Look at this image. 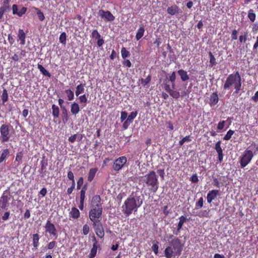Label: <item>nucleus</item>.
<instances>
[{
	"label": "nucleus",
	"instance_id": "obj_6",
	"mask_svg": "<svg viewBox=\"0 0 258 258\" xmlns=\"http://www.w3.org/2000/svg\"><path fill=\"white\" fill-rule=\"evenodd\" d=\"M103 209H91L89 212V217L92 223L99 222L102 220Z\"/></svg>",
	"mask_w": 258,
	"mask_h": 258
},
{
	"label": "nucleus",
	"instance_id": "obj_25",
	"mask_svg": "<svg viewBox=\"0 0 258 258\" xmlns=\"http://www.w3.org/2000/svg\"><path fill=\"white\" fill-rule=\"evenodd\" d=\"M97 170L98 169L96 168H91L90 169L88 176V181L91 182L93 180Z\"/></svg>",
	"mask_w": 258,
	"mask_h": 258
},
{
	"label": "nucleus",
	"instance_id": "obj_34",
	"mask_svg": "<svg viewBox=\"0 0 258 258\" xmlns=\"http://www.w3.org/2000/svg\"><path fill=\"white\" fill-rule=\"evenodd\" d=\"M78 97L79 102L80 103L84 104V106H85L88 102L87 95L86 94H84L83 95L79 96Z\"/></svg>",
	"mask_w": 258,
	"mask_h": 258
},
{
	"label": "nucleus",
	"instance_id": "obj_56",
	"mask_svg": "<svg viewBox=\"0 0 258 258\" xmlns=\"http://www.w3.org/2000/svg\"><path fill=\"white\" fill-rule=\"evenodd\" d=\"M190 180L192 183H197L199 181L198 177L196 173L194 174L190 178Z\"/></svg>",
	"mask_w": 258,
	"mask_h": 258
},
{
	"label": "nucleus",
	"instance_id": "obj_20",
	"mask_svg": "<svg viewBox=\"0 0 258 258\" xmlns=\"http://www.w3.org/2000/svg\"><path fill=\"white\" fill-rule=\"evenodd\" d=\"M80 216L79 210L76 207H73L69 213V216L74 219H78Z\"/></svg>",
	"mask_w": 258,
	"mask_h": 258
},
{
	"label": "nucleus",
	"instance_id": "obj_58",
	"mask_svg": "<svg viewBox=\"0 0 258 258\" xmlns=\"http://www.w3.org/2000/svg\"><path fill=\"white\" fill-rule=\"evenodd\" d=\"M47 164V163L45 162L44 160H42L40 162V173H42V171L45 169Z\"/></svg>",
	"mask_w": 258,
	"mask_h": 258
},
{
	"label": "nucleus",
	"instance_id": "obj_5",
	"mask_svg": "<svg viewBox=\"0 0 258 258\" xmlns=\"http://www.w3.org/2000/svg\"><path fill=\"white\" fill-rule=\"evenodd\" d=\"M256 148L258 150V147L256 144L252 142L251 145L245 150L243 154L239 158V163L240 167L244 168L247 166L251 161L254 155L256 154V152H253L251 150L249 149Z\"/></svg>",
	"mask_w": 258,
	"mask_h": 258
},
{
	"label": "nucleus",
	"instance_id": "obj_31",
	"mask_svg": "<svg viewBox=\"0 0 258 258\" xmlns=\"http://www.w3.org/2000/svg\"><path fill=\"white\" fill-rule=\"evenodd\" d=\"M168 80L171 82L172 89H175V80H176V73L173 72L168 78Z\"/></svg>",
	"mask_w": 258,
	"mask_h": 258
},
{
	"label": "nucleus",
	"instance_id": "obj_23",
	"mask_svg": "<svg viewBox=\"0 0 258 258\" xmlns=\"http://www.w3.org/2000/svg\"><path fill=\"white\" fill-rule=\"evenodd\" d=\"M85 84L80 83L76 87L75 95L79 96L81 94L83 93L85 91Z\"/></svg>",
	"mask_w": 258,
	"mask_h": 258
},
{
	"label": "nucleus",
	"instance_id": "obj_2",
	"mask_svg": "<svg viewBox=\"0 0 258 258\" xmlns=\"http://www.w3.org/2000/svg\"><path fill=\"white\" fill-rule=\"evenodd\" d=\"M142 204L143 200L140 196L130 197L125 200L122 205V211L126 216H129L133 212H137Z\"/></svg>",
	"mask_w": 258,
	"mask_h": 258
},
{
	"label": "nucleus",
	"instance_id": "obj_32",
	"mask_svg": "<svg viewBox=\"0 0 258 258\" xmlns=\"http://www.w3.org/2000/svg\"><path fill=\"white\" fill-rule=\"evenodd\" d=\"M66 95L67 96V98L68 100L72 101L74 99V92L70 89H66L64 91Z\"/></svg>",
	"mask_w": 258,
	"mask_h": 258
},
{
	"label": "nucleus",
	"instance_id": "obj_51",
	"mask_svg": "<svg viewBox=\"0 0 258 258\" xmlns=\"http://www.w3.org/2000/svg\"><path fill=\"white\" fill-rule=\"evenodd\" d=\"M203 203H204L203 198L202 197H201L199 199L198 202H197L196 204V208L198 209V208H202L203 206Z\"/></svg>",
	"mask_w": 258,
	"mask_h": 258
},
{
	"label": "nucleus",
	"instance_id": "obj_10",
	"mask_svg": "<svg viewBox=\"0 0 258 258\" xmlns=\"http://www.w3.org/2000/svg\"><path fill=\"white\" fill-rule=\"evenodd\" d=\"M11 199L10 195L5 191L0 199V209L8 210L9 206V201Z\"/></svg>",
	"mask_w": 258,
	"mask_h": 258
},
{
	"label": "nucleus",
	"instance_id": "obj_16",
	"mask_svg": "<svg viewBox=\"0 0 258 258\" xmlns=\"http://www.w3.org/2000/svg\"><path fill=\"white\" fill-rule=\"evenodd\" d=\"M219 195V190L213 189L210 190L207 197V202L209 204H211L212 202L215 200L217 197Z\"/></svg>",
	"mask_w": 258,
	"mask_h": 258
},
{
	"label": "nucleus",
	"instance_id": "obj_21",
	"mask_svg": "<svg viewBox=\"0 0 258 258\" xmlns=\"http://www.w3.org/2000/svg\"><path fill=\"white\" fill-rule=\"evenodd\" d=\"M80 111L79 105L76 102H74L71 105V112L73 115H77Z\"/></svg>",
	"mask_w": 258,
	"mask_h": 258
},
{
	"label": "nucleus",
	"instance_id": "obj_45",
	"mask_svg": "<svg viewBox=\"0 0 258 258\" xmlns=\"http://www.w3.org/2000/svg\"><path fill=\"white\" fill-rule=\"evenodd\" d=\"M66 40H67V35L65 32H62L59 36V42L63 44H66Z\"/></svg>",
	"mask_w": 258,
	"mask_h": 258
},
{
	"label": "nucleus",
	"instance_id": "obj_61",
	"mask_svg": "<svg viewBox=\"0 0 258 258\" xmlns=\"http://www.w3.org/2000/svg\"><path fill=\"white\" fill-rule=\"evenodd\" d=\"M166 124L167 125V129L168 131H172L174 129V126L173 124L171 121H167L166 122Z\"/></svg>",
	"mask_w": 258,
	"mask_h": 258
},
{
	"label": "nucleus",
	"instance_id": "obj_14",
	"mask_svg": "<svg viewBox=\"0 0 258 258\" xmlns=\"http://www.w3.org/2000/svg\"><path fill=\"white\" fill-rule=\"evenodd\" d=\"M91 37L97 40V44L98 47L102 46L104 43V40L101 38V35L97 30H93L91 33Z\"/></svg>",
	"mask_w": 258,
	"mask_h": 258
},
{
	"label": "nucleus",
	"instance_id": "obj_33",
	"mask_svg": "<svg viewBox=\"0 0 258 258\" xmlns=\"http://www.w3.org/2000/svg\"><path fill=\"white\" fill-rule=\"evenodd\" d=\"M98 247H99V245L93 244V247H92V249H91V251L89 254L90 258H93L96 256V253H97V248Z\"/></svg>",
	"mask_w": 258,
	"mask_h": 258
},
{
	"label": "nucleus",
	"instance_id": "obj_54",
	"mask_svg": "<svg viewBox=\"0 0 258 258\" xmlns=\"http://www.w3.org/2000/svg\"><path fill=\"white\" fill-rule=\"evenodd\" d=\"M83 183H84L83 178L82 177H80L77 181V189H79L81 188Z\"/></svg>",
	"mask_w": 258,
	"mask_h": 258
},
{
	"label": "nucleus",
	"instance_id": "obj_44",
	"mask_svg": "<svg viewBox=\"0 0 258 258\" xmlns=\"http://www.w3.org/2000/svg\"><path fill=\"white\" fill-rule=\"evenodd\" d=\"M234 131L231 130H229L227 132L226 134L223 137V140H226V141L229 140L231 138L232 136L234 134Z\"/></svg>",
	"mask_w": 258,
	"mask_h": 258
},
{
	"label": "nucleus",
	"instance_id": "obj_49",
	"mask_svg": "<svg viewBox=\"0 0 258 258\" xmlns=\"http://www.w3.org/2000/svg\"><path fill=\"white\" fill-rule=\"evenodd\" d=\"M191 140L189 136H185L179 141V145L182 146L185 142H190Z\"/></svg>",
	"mask_w": 258,
	"mask_h": 258
},
{
	"label": "nucleus",
	"instance_id": "obj_52",
	"mask_svg": "<svg viewBox=\"0 0 258 258\" xmlns=\"http://www.w3.org/2000/svg\"><path fill=\"white\" fill-rule=\"evenodd\" d=\"M225 120H222L221 121H220L217 125V130L219 131L223 130L225 125Z\"/></svg>",
	"mask_w": 258,
	"mask_h": 258
},
{
	"label": "nucleus",
	"instance_id": "obj_43",
	"mask_svg": "<svg viewBox=\"0 0 258 258\" xmlns=\"http://www.w3.org/2000/svg\"><path fill=\"white\" fill-rule=\"evenodd\" d=\"M137 114V111L132 112L130 114L127 116L126 120H128L130 123L132 122L133 120L136 117Z\"/></svg>",
	"mask_w": 258,
	"mask_h": 258
},
{
	"label": "nucleus",
	"instance_id": "obj_53",
	"mask_svg": "<svg viewBox=\"0 0 258 258\" xmlns=\"http://www.w3.org/2000/svg\"><path fill=\"white\" fill-rule=\"evenodd\" d=\"M238 32L236 29L232 30L231 33V39L232 40H235L237 39Z\"/></svg>",
	"mask_w": 258,
	"mask_h": 258
},
{
	"label": "nucleus",
	"instance_id": "obj_62",
	"mask_svg": "<svg viewBox=\"0 0 258 258\" xmlns=\"http://www.w3.org/2000/svg\"><path fill=\"white\" fill-rule=\"evenodd\" d=\"M213 185L217 187H220V184L218 179L216 177H213Z\"/></svg>",
	"mask_w": 258,
	"mask_h": 258
},
{
	"label": "nucleus",
	"instance_id": "obj_11",
	"mask_svg": "<svg viewBox=\"0 0 258 258\" xmlns=\"http://www.w3.org/2000/svg\"><path fill=\"white\" fill-rule=\"evenodd\" d=\"M94 230L96 235L102 238L104 236V230L101 222L92 223Z\"/></svg>",
	"mask_w": 258,
	"mask_h": 258
},
{
	"label": "nucleus",
	"instance_id": "obj_35",
	"mask_svg": "<svg viewBox=\"0 0 258 258\" xmlns=\"http://www.w3.org/2000/svg\"><path fill=\"white\" fill-rule=\"evenodd\" d=\"M248 18L251 22H253L255 20L256 15L252 9H250L248 12Z\"/></svg>",
	"mask_w": 258,
	"mask_h": 258
},
{
	"label": "nucleus",
	"instance_id": "obj_17",
	"mask_svg": "<svg viewBox=\"0 0 258 258\" xmlns=\"http://www.w3.org/2000/svg\"><path fill=\"white\" fill-rule=\"evenodd\" d=\"M219 102V97L217 92L213 93L210 97L209 104L211 107L214 106Z\"/></svg>",
	"mask_w": 258,
	"mask_h": 258
},
{
	"label": "nucleus",
	"instance_id": "obj_3",
	"mask_svg": "<svg viewBox=\"0 0 258 258\" xmlns=\"http://www.w3.org/2000/svg\"><path fill=\"white\" fill-rule=\"evenodd\" d=\"M242 86V79L238 71L231 74L227 77L223 85L224 90L229 89L233 87L235 91L234 94H237L239 93Z\"/></svg>",
	"mask_w": 258,
	"mask_h": 258
},
{
	"label": "nucleus",
	"instance_id": "obj_37",
	"mask_svg": "<svg viewBox=\"0 0 258 258\" xmlns=\"http://www.w3.org/2000/svg\"><path fill=\"white\" fill-rule=\"evenodd\" d=\"M151 76L150 75H149L146 78L143 79L142 78L140 80L141 83L142 85L144 86H146L151 81Z\"/></svg>",
	"mask_w": 258,
	"mask_h": 258
},
{
	"label": "nucleus",
	"instance_id": "obj_30",
	"mask_svg": "<svg viewBox=\"0 0 258 258\" xmlns=\"http://www.w3.org/2000/svg\"><path fill=\"white\" fill-rule=\"evenodd\" d=\"M52 114L54 118L58 117L59 115V109L57 105L55 104H53L52 105Z\"/></svg>",
	"mask_w": 258,
	"mask_h": 258
},
{
	"label": "nucleus",
	"instance_id": "obj_29",
	"mask_svg": "<svg viewBox=\"0 0 258 258\" xmlns=\"http://www.w3.org/2000/svg\"><path fill=\"white\" fill-rule=\"evenodd\" d=\"M9 154V149H6L3 150L1 156L0 157V164L2 163L5 160L7 159Z\"/></svg>",
	"mask_w": 258,
	"mask_h": 258
},
{
	"label": "nucleus",
	"instance_id": "obj_64",
	"mask_svg": "<svg viewBox=\"0 0 258 258\" xmlns=\"http://www.w3.org/2000/svg\"><path fill=\"white\" fill-rule=\"evenodd\" d=\"M77 134H75L74 135L71 136V137H70L69 138V139H68L69 141L71 143H74L77 139Z\"/></svg>",
	"mask_w": 258,
	"mask_h": 258
},
{
	"label": "nucleus",
	"instance_id": "obj_15",
	"mask_svg": "<svg viewBox=\"0 0 258 258\" xmlns=\"http://www.w3.org/2000/svg\"><path fill=\"white\" fill-rule=\"evenodd\" d=\"M27 9L26 7H23L20 11H18V6L17 5L14 4L12 6L13 14L17 15L19 17H22L27 12Z\"/></svg>",
	"mask_w": 258,
	"mask_h": 258
},
{
	"label": "nucleus",
	"instance_id": "obj_38",
	"mask_svg": "<svg viewBox=\"0 0 258 258\" xmlns=\"http://www.w3.org/2000/svg\"><path fill=\"white\" fill-rule=\"evenodd\" d=\"M121 54L122 58L125 59L126 57H128L130 55V53L127 51L125 47H122L121 49Z\"/></svg>",
	"mask_w": 258,
	"mask_h": 258
},
{
	"label": "nucleus",
	"instance_id": "obj_55",
	"mask_svg": "<svg viewBox=\"0 0 258 258\" xmlns=\"http://www.w3.org/2000/svg\"><path fill=\"white\" fill-rule=\"evenodd\" d=\"M157 173L159 174L162 179H164L165 176V171L164 169H159L157 171Z\"/></svg>",
	"mask_w": 258,
	"mask_h": 258
},
{
	"label": "nucleus",
	"instance_id": "obj_63",
	"mask_svg": "<svg viewBox=\"0 0 258 258\" xmlns=\"http://www.w3.org/2000/svg\"><path fill=\"white\" fill-rule=\"evenodd\" d=\"M68 177L70 180H72V181H74V180H75L74 173L72 171H69L68 172Z\"/></svg>",
	"mask_w": 258,
	"mask_h": 258
},
{
	"label": "nucleus",
	"instance_id": "obj_26",
	"mask_svg": "<svg viewBox=\"0 0 258 258\" xmlns=\"http://www.w3.org/2000/svg\"><path fill=\"white\" fill-rule=\"evenodd\" d=\"M37 68L39 69L41 73L44 76L50 78L51 77V74L48 72L41 64L38 63Z\"/></svg>",
	"mask_w": 258,
	"mask_h": 258
},
{
	"label": "nucleus",
	"instance_id": "obj_60",
	"mask_svg": "<svg viewBox=\"0 0 258 258\" xmlns=\"http://www.w3.org/2000/svg\"><path fill=\"white\" fill-rule=\"evenodd\" d=\"M126 118H127V113L126 111H121V116H120L121 121H123Z\"/></svg>",
	"mask_w": 258,
	"mask_h": 258
},
{
	"label": "nucleus",
	"instance_id": "obj_9",
	"mask_svg": "<svg viewBox=\"0 0 258 258\" xmlns=\"http://www.w3.org/2000/svg\"><path fill=\"white\" fill-rule=\"evenodd\" d=\"M45 232L48 233L50 235L55 237V238L57 237V232L55 225L52 223L50 220H47L44 226Z\"/></svg>",
	"mask_w": 258,
	"mask_h": 258
},
{
	"label": "nucleus",
	"instance_id": "obj_59",
	"mask_svg": "<svg viewBox=\"0 0 258 258\" xmlns=\"http://www.w3.org/2000/svg\"><path fill=\"white\" fill-rule=\"evenodd\" d=\"M122 64L124 66H126L128 68H131L132 67V63L129 59H124L122 61Z\"/></svg>",
	"mask_w": 258,
	"mask_h": 258
},
{
	"label": "nucleus",
	"instance_id": "obj_48",
	"mask_svg": "<svg viewBox=\"0 0 258 258\" xmlns=\"http://www.w3.org/2000/svg\"><path fill=\"white\" fill-rule=\"evenodd\" d=\"M57 242L53 240L49 242L47 245V248L48 249H52L56 247Z\"/></svg>",
	"mask_w": 258,
	"mask_h": 258
},
{
	"label": "nucleus",
	"instance_id": "obj_4",
	"mask_svg": "<svg viewBox=\"0 0 258 258\" xmlns=\"http://www.w3.org/2000/svg\"><path fill=\"white\" fill-rule=\"evenodd\" d=\"M150 192L155 193L159 187L158 176L154 171H150L146 174L143 179Z\"/></svg>",
	"mask_w": 258,
	"mask_h": 258
},
{
	"label": "nucleus",
	"instance_id": "obj_42",
	"mask_svg": "<svg viewBox=\"0 0 258 258\" xmlns=\"http://www.w3.org/2000/svg\"><path fill=\"white\" fill-rule=\"evenodd\" d=\"M9 10V6H5L0 8V19H2L3 17L4 14Z\"/></svg>",
	"mask_w": 258,
	"mask_h": 258
},
{
	"label": "nucleus",
	"instance_id": "obj_19",
	"mask_svg": "<svg viewBox=\"0 0 258 258\" xmlns=\"http://www.w3.org/2000/svg\"><path fill=\"white\" fill-rule=\"evenodd\" d=\"M177 73L180 77L182 81L185 82L189 79V77L186 71L183 69H180L177 71Z\"/></svg>",
	"mask_w": 258,
	"mask_h": 258
},
{
	"label": "nucleus",
	"instance_id": "obj_22",
	"mask_svg": "<svg viewBox=\"0 0 258 258\" xmlns=\"http://www.w3.org/2000/svg\"><path fill=\"white\" fill-rule=\"evenodd\" d=\"M179 8L176 5L169 7L167 9V13L171 15H174L179 13Z\"/></svg>",
	"mask_w": 258,
	"mask_h": 258
},
{
	"label": "nucleus",
	"instance_id": "obj_40",
	"mask_svg": "<svg viewBox=\"0 0 258 258\" xmlns=\"http://www.w3.org/2000/svg\"><path fill=\"white\" fill-rule=\"evenodd\" d=\"M23 154L22 152H19L16 154L15 162H18V165L21 164L22 163V158Z\"/></svg>",
	"mask_w": 258,
	"mask_h": 258
},
{
	"label": "nucleus",
	"instance_id": "obj_8",
	"mask_svg": "<svg viewBox=\"0 0 258 258\" xmlns=\"http://www.w3.org/2000/svg\"><path fill=\"white\" fill-rule=\"evenodd\" d=\"M127 162V158L125 156H122L118 157L113 162L112 169L116 172L119 171Z\"/></svg>",
	"mask_w": 258,
	"mask_h": 258
},
{
	"label": "nucleus",
	"instance_id": "obj_1",
	"mask_svg": "<svg viewBox=\"0 0 258 258\" xmlns=\"http://www.w3.org/2000/svg\"><path fill=\"white\" fill-rule=\"evenodd\" d=\"M169 239H171V240L169 241V245L164 250V256L166 258L179 256L183 250V243H182V241L180 239L174 237L172 234L168 236V240Z\"/></svg>",
	"mask_w": 258,
	"mask_h": 258
},
{
	"label": "nucleus",
	"instance_id": "obj_12",
	"mask_svg": "<svg viewBox=\"0 0 258 258\" xmlns=\"http://www.w3.org/2000/svg\"><path fill=\"white\" fill-rule=\"evenodd\" d=\"M101 200L100 196L95 195L92 199L91 206V209H103L102 204L101 202Z\"/></svg>",
	"mask_w": 258,
	"mask_h": 258
},
{
	"label": "nucleus",
	"instance_id": "obj_24",
	"mask_svg": "<svg viewBox=\"0 0 258 258\" xmlns=\"http://www.w3.org/2000/svg\"><path fill=\"white\" fill-rule=\"evenodd\" d=\"M39 235L38 234H33L32 235V242H33V245L34 248H37L39 245Z\"/></svg>",
	"mask_w": 258,
	"mask_h": 258
},
{
	"label": "nucleus",
	"instance_id": "obj_36",
	"mask_svg": "<svg viewBox=\"0 0 258 258\" xmlns=\"http://www.w3.org/2000/svg\"><path fill=\"white\" fill-rule=\"evenodd\" d=\"M209 55L210 56V66L212 67L216 64V58L211 51L209 52Z\"/></svg>",
	"mask_w": 258,
	"mask_h": 258
},
{
	"label": "nucleus",
	"instance_id": "obj_28",
	"mask_svg": "<svg viewBox=\"0 0 258 258\" xmlns=\"http://www.w3.org/2000/svg\"><path fill=\"white\" fill-rule=\"evenodd\" d=\"M145 32V29L143 25H142L138 29L136 35V38L137 40H139L144 35Z\"/></svg>",
	"mask_w": 258,
	"mask_h": 258
},
{
	"label": "nucleus",
	"instance_id": "obj_7",
	"mask_svg": "<svg viewBox=\"0 0 258 258\" xmlns=\"http://www.w3.org/2000/svg\"><path fill=\"white\" fill-rule=\"evenodd\" d=\"M10 130L9 125L6 124H2L0 127V133L1 135L2 142H8L10 139Z\"/></svg>",
	"mask_w": 258,
	"mask_h": 258
},
{
	"label": "nucleus",
	"instance_id": "obj_39",
	"mask_svg": "<svg viewBox=\"0 0 258 258\" xmlns=\"http://www.w3.org/2000/svg\"><path fill=\"white\" fill-rule=\"evenodd\" d=\"M2 100L3 104L7 102L8 100V93L6 89L3 90L2 95Z\"/></svg>",
	"mask_w": 258,
	"mask_h": 258
},
{
	"label": "nucleus",
	"instance_id": "obj_13",
	"mask_svg": "<svg viewBox=\"0 0 258 258\" xmlns=\"http://www.w3.org/2000/svg\"><path fill=\"white\" fill-rule=\"evenodd\" d=\"M98 15L102 18H104L107 21H113L115 19L114 16L109 11H105L103 10H99Z\"/></svg>",
	"mask_w": 258,
	"mask_h": 258
},
{
	"label": "nucleus",
	"instance_id": "obj_18",
	"mask_svg": "<svg viewBox=\"0 0 258 258\" xmlns=\"http://www.w3.org/2000/svg\"><path fill=\"white\" fill-rule=\"evenodd\" d=\"M179 222L177 225V230L176 231H173V233L175 235H178L182 228V227L184 223L187 221V219L185 217L181 216L179 218Z\"/></svg>",
	"mask_w": 258,
	"mask_h": 258
},
{
	"label": "nucleus",
	"instance_id": "obj_41",
	"mask_svg": "<svg viewBox=\"0 0 258 258\" xmlns=\"http://www.w3.org/2000/svg\"><path fill=\"white\" fill-rule=\"evenodd\" d=\"M169 94L172 98L175 99H178L180 97L179 92L177 90H173V89Z\"/></svg>",
	"mask_w": 258,
	"mask_h": 258
},
{
	"label": "nucleus",
	"instance_id": "obj_47",
	"mask_svg": "<svg viewBox=\"0 0 258 258\" xmlns=\"http://www.w3.org/2000/svg\"><path fill=\"white\" fill-rule=\"evenodd\" d=\"M221 141H218L216 143V144H215V149L216 150V151L217 152V153H222L223 152V150H222V148L221 147Z\"/></svg>",
	"mask_w": 258,
	"mask_h": 258
},
{
	"label": "nucleus",
	"instance_id": "obj_46",
	"mask_svg": "<svg viewBox=\"0 0 258 258\" xmlns=\"http://www.w3.org/2000/svg\"><path fill=\"white\" fill-rule=\"evenodd\" d=\"M35 10L37 12V14L39 20L43 21L45 19L43 13L38 8H35Z\"/></svg>",
	"mask_w": 258,
	"mask_h": 258
},
{
	"label": "nucleus",
	"instance_id": "obj_27",
	"mask_svg": "<svg viewBox=\"0 0 258 258\" xmlns=\"http://www.w3.org/2000/svg\"><path fill=\"white\" fill-rule=\"evenodd\" d=\"M18 37L20 40V44L21 45H24L25 43V38L26 35L25 32L22 29H19L18 31Z\"/></svg>",
	"mask_w": 258,
	"mask_h": 258
},
{
	"label": "nucleus",
	"instance_id": "obj_50",
	"mask_svg": "<svg viewBox=\"0 0 258 258\" xmlns=\"http://www.w3.org/2000/svg\"><path fill=\"white\" fill-rule=\"evenodd\" d=\"M158 242L156 241V243L153 244L152 246V249L155 254H157L158 253Z\"/></svg>",
	"mask_w": 258,
	"mask_h": 258
},
{
	"label": "nucleus",
	"instance_id": "obj_57",
	"mask_svg": "<svg viewBox=\"0 0 258 258\" xmlns=\"http://www.w3.org/2000/svg\"><path fill=\"white\" fill-rule=\"evenodd\" d=\"M89 232V227L87 224H85L83 227V233L86 235L88 234Z\"/></svg>",
	"mask_w": 258,
	"mask_h": 258
}]
</instances>
